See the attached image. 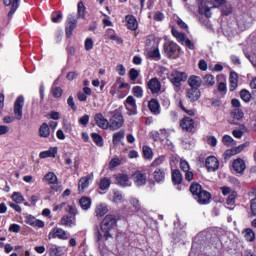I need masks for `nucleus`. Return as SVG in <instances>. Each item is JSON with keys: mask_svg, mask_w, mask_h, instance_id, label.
<instances>
[{"mask_svg": "<svg viewBox=\"0 0 256 256\" xmlns=\"http://www.w3.org/2000/svg\"><path fill=\"white\" fill-rule=\"evenodd\" d=\"M116 225L117 219L115 218V216L111 214L106 215L101 223V231L102 233H104V235L101 234L99 228H96L95 230L96 243L101 242L103 238L105 239V241H107V239L111 237V229H114Z\"/></svg>", "mask_w": 256, "mask_h": 256, "instance_id": "obj_1", "label": "nucleus"}, {"mask_svg": "<svg viewBox=\"0 0 256 256\" xmlns=\"http://www.w3.org/2000/svg\"><path fill=\"white\" fill-rule=\"evenodd\" d=\"M225 3V0H207V4L203 5V2L198 4V11L201 15H205L209 19L211 17V9L221 7Z\"/></svg>", "mask_w": 256, "mask_h": 256, "instance_id": "obj_2", "label": "nucleus"}, {"mask_svg": "<svg viewBox=\"0 0 256 256\" xmlns=\"http://www.w3.org/2000/svg\"><path fill=\"white\" fill-rule=\"evenodd\" d=\"M109 115H111V117L108 121V128L111 129V131H117V129H121L123 127V123H125L123 114H121V112L118 110H114L109 112Z\"/></svg>", "mask_w": 256, "mask_h": 256, "instance_id": "obj_3", "label": "nucleus"}, {"mask_svg": "<svg viewBox=\"0 0 256 256\" xmlns=\"http://www.w3.org/2000/svg\"><path fill=\"white\" fill-rule=\"evenodd\" d=\"M169 80L172 83V85H174V87L179 89V87H181V83H185L187 81V73L174 70L170 74Z\"/></svg>", "mask_w": 256, "mask_h": 256, "instance_id": "obj_4", "label": "nucleus"}, {"mask_svg": "<svg viewBox=\"0 0 256 256\" xmlns=\"http://www.w3.org/2000/svg\"><path fill=\"white\" fill-rule=\"evenodd\" d=\"M147 172L143 170H138L132 175V181L136 187H143L147 185Z\"/></svg>", "mask_w": 256, "mask_h": 256, "instance_id": "obj_5", "label": "nucleus"}, {"mask_svg": "<svg viewBox=\"0 0 256 256\" xmlns=\"http://www.w3.org/2000/svg\"><path fill=\"white\" fill-rule=\"evenodd\" d=\"M25 105V97L18 96L14 102V115L18 121L23 119V107Z\"/></svg>", "mask_w": 256, "mask_h": 256, "instance_id": "obj_6", "label": "nucleus"}, {"mask_svg": "<svg viewBox=\"0 0 256 256\" xmlns=\"http://www.w3.org/2000/svg\"><path fill=\"white\" fill-rule=\"evenodd\" d=\"M124 107L127 110V115L130 117L137 115V101L135 100V97L128 96L124 101Z\"/></svg>", "mask_w": 256, "mask_h": 256, "instance_id": "obj_7", "label": "nucleus"}, {"mask_svg": "<svg viewBox=\"0 0 256 256\" xmlns=\"http://www.w3.org/2000/svg\"><path fill=\"white\" fill-rule=\"evenodd\" d=\"M48 237L49 239H61L62 241H67V239H69V234L63 230V228H53Z\"/></svg>", "mask_w": 256, "mask_h": 256, "instance_id": "obj_8", "label": "nucleus"}, {"mask_svg": "<svg viewBox=\"0 0 256 256\" xmlns=\"http://www.w3.org/2000/svg\"><path fill=\"white\" fill-rule=\"evenodd\" d=\"M180 127L181 129H183V131H188L189 133H191V131L195 129V121L191 117H184L180 121Z\"/></svg>", "mask_w": 256, "mask_h": 256, "instance_id": "obj_9", "label": "nucleus"}, {"mask_svg": "<svg viewBox=\"0 0 256 256\" xmlns=\"http://www.w3.org/2000/svg\"><path fill=\"white\" fill-rule=\"evenodd\" d=\"M194 199L199 203V205H208L211 201V193L206 190H202Z\"/></svg>", "mask_w": 256, "mask_h": 256, "instance_id": "obj_10", "label": "nucleus"}, {"mask_svg": "<svg viewBox=\"0 0 256 256\" xmlns=\"http://www.w3.org/2000/svg\"><path fill=\"white\" fill-rule=\"evenodd\" d=\"M77 27V18L73 17V15H70L67 19V24H66V37H71L73 35V30Z\"/></svg>", "mask_w": 256, "mask_h": 256, "instance_id": "obj_11", "label": "nucleus"}, {"mask_svg": "<svg viewBox=\"0 0 256 256\" xmlns=\"http://www.w3.org/2000/svg\"><path fill=\"white\" fill-rule=\"evenodd\" d=\"M164 51L167 57H173L179 51V45L175 42H167L164 44Z\"/></svg>", "mask_w": 256, "mask_h": 256, "instance_id": "obj_12", "label": "nucleus"}, {"mask_svg": "<svg viewBox=\"0 0 256 256\" xmlns=\"http://www.w3.org/2000/svg\"><path fill=\"white\" fill-rule=\"evenodd\" d=\"M148 89H150L153 95L161 93V82L157 78H152L148 81Z\"/></svg>", "mask_w": 256, "mask_h": 256, "instance_id": "obj_13", "label": "nucleus"}, {"mask_svg": "<svg viewBox=\"0 0 256 256\" xmlns=\"http://www.w3.org/2000/svg\"><path fill=\"white\" fill-rule=\"evenodd\" d=\"M169 130L160 129L159 131L151 132V137L154 141H165V139L169 138Z\"/></svg>", "mask_w": 256, "mask_h": 256, "instance_id": "obj_14", "label": "nucleus"}, {"mask_svg": "<svg viewBox=\"0 0 256 256\" xmlns=\"http://www.w3.org/2000/svg\"><path fill=\"white\" fill-rule=\"evenodd\" d=\"M116 183L120 185V187H131L132 185L129 175L126 173H119L116 175Z\"/></svg>", "mask_w": 256, "mask_h": 256, "instance_id": "obj_15", "label": "nucleus"}, {"mask_svg": "<svg viewBox=\"0 0 256 256\" xmlns=\"http://www.w3.org/2000/svg\"><path fill=\"white\" fill-rule=\"evenodd\" d=\"M21 0H3L4 5H6V7H9V5H11V10L8 13V18L9 19H13V15H15V11H17V9H19V2Z\"/></svg>", "mask_w": 256, "mask_h": 256, "instance_id": "obj_16", "label": "nucleus"}, {"mask_svg": "<svg viewBox=\"0 0 256 256\" xmlns=\"http://www.w3.org/2000/svg\"><path fill=\"white\" fill-rule=\"evenodd\" d=\"M94 121L100 129H109V120H107L103 114H96L94 116Z\"/></svg>", "mask_w": 256, "mask_h": 256, "instance_id": "obj_17", "label": "nucleus"}, {"mask_svg": "<svg viewBox=\"0 0 256 256\" xmlns=\"http://www.w3.org/2000/svg\"><path fill=\"white\" fill-rule=\"evenodd\" d=\"M205 166L208 171H217L219 169V160L215 156H210L206 158Z\"/></svg>", "mask_w": 256, "mask_h": 256, "instance_id": "obj_18", "label": "nucleus"}, {"mask_svg": "<svg viewBox=\"0 0 256 256\" xmlns=\"http://www.w3.org/2000/svg\"><path fill=\"white\" fill-rule=\"evenodd\" d=\"M90 181H93V173H91L88 176L80 178L78 182V189L80 193H83V191H85V189L89 187Z\"/></svg>", "mask_w": 256, "mask_h": 256, "instance_id": "obj_19", "label": "nucleus"}, {"mask_svg": "<svg viewBox=\"0 0 256 256\" xmlns=\"http://www.w3.org/2000/svg\"><path fill=\"white\" fill-rule=\"evenodd\" d=\"M186 97L192 102L199 101L201 99V91L197 88H189L187 89Z\"/></svg>", "mask_w": 256, "mask_h": 256, "instance_id": "obj_20", "label": "nucleus"}, {"mask_svg": "<svg viewBox=\"0 0 256 256\" xmlns=\"http://www.w3.org/2000/svg\"><path fill=\"white\" fill-rule=\"evenodd\" d=\"M152 177L156 183H164L165 182V169L156 168L152 174Z\"/></svg>", "mask_w": 256, "mask_h": 256, "instance_id": "obj_21", "label": "nucleus"}, {"mask_svg": "<svg viewBox=\"0 0 256 256\" xmlns=\"http://www.w3.org/2000/svg\"><path fill=\"white\" fill-rule=\"evenodd\" d=\"M26 223L27 225H31V227H39V229H43V227H45V222L42 220H37L32 215L26 216Z\"/></svg>", "mask_w": 256, "mask_h": 256, "instance_id": "obj_22", "label": "nucleus"}, {"mask_svg": "<svg viewBox=\"0 0 256 256\" xmlns=\"http://www.w3.org/2000/svg\"><path fill=\"white\" fill-rule=\"evenodd\" d=\"M203 81L201 80V77L199 76H190L188 78V85L190 89H199L201 87V84Z\"/></svg>", "mask_w": 256, "mask_h": 256, "instance_id": "obj_23", "label": "nucleus"}, {"mask_svg": "<svg viewBox=\"0 0 256 256\" xmlns=\"http://www.w3.org/2000/svg\"><path fill=\"white\" fill-rule=\"evenodd\" d=\"M160 105H159V101H157V99H151L148 102V108L150 109L151 113H153V115H159L161 113V109H160Z\"/></svg>", "mask_w": 256, "mask_h": 256, "instance_id": "obj_24", "label": "nucleus"}, {"mask_svg": "<svg viewBox=\"0 0 256 256\" xmlns=\"http://www.w3.org/2000/svg\"><path fill=\"white\" fill-rule=\"evenodd\" d=\"M126 26L131 31H137V27H139V24L137 23V18L133 15L126 16Z\"/></svg>", "mask_w": 256, "mask_h": 256, "instance_id": "obj_25", "label": "nucleus"}, {"mask_svg": "<svg viewBox=\"0 0 256 256\" xmlns=\"http://www.w3.org/2000/svg\"><path fill=\"white\" fill-rule=\"evenodd\" d=\"M233 169L236 173H243L246 169L245 161L241 158L234 160Z\"/></svg>", "mask_w": 256, "mask_h": 256, "instance_id": "obj_26", "label": "nucleus"}, {"mask_svg": "<svg viewBox=\"0 0 256 256\" xmlns=\"http://www.w3.org/2000/svg\"><path fill=\"white\" fill-rule=\"evenodd\" d=\"M245 147H249L248 143H244L239 145L238 147L231 149V150H227L225 152L226 157L231 158L233 157V155H238V153H241V151H243V149H245Z\"/></svg>", "mask_w": 256, "mask_h": 256, "instance_id": "obj_27", "label": "nucleus"}, {"mask_svg": "<svg viewBox=\"0 0 256 256\" xmlns=\"http://www.w3.org/2000/svg\"><path fill=\"white\" fill-rule=\"evenodd\" d=\"M51 135V128L49 127V124L42 123L39 128V137H43L44 139H47Z\"/></svg>", "mask_w": 256, "mask_h": 256, "instance_id": "obj_28", "label": "nucleus"}, {"mask_svg": "<svg viewBox=\"0 0 256 256\" xmlns=\"http://www.w3.org/2000/svg\"><path fill=\"white\" fill-rule=\"evenodd\" d=\"M229 83H230V91H235L239 85V76L235 72L230 73V78H229Z\"/></svg>", "mask_w": 256, "mask_h": 256, "instance_id": "obj_29", "label": "nucleus"}, {"mask_svg": "<svg viewBox=\"0 0 256 256\" xmlns=\"http://www.w3.org/2000/svg\"><path fill=\"white\" fill-rule=\"evenodd\" d=\"M104 39H111V41H116L117 43H123V40L119 36L115 35V30L109 28L106 30Z\"/></svg>", "mask_w": 256, "mask_h": 256, "instance_id": "obj_30", "label": "nucleus"}, {"mask_svg": "<svg viewBox=\"0 0 256 256\" xmlns=\"http://www.w3.org/2000/svg\"><path fill=\"white\" fill-rule=\"evenodd\" d=\"M58 148L52 147L49 150L40 152L39 157L40 159H47L48 157H55L57 155Z\"/></svg>", "mask_w": 256, "mask_h": 256, "instance_id": "obj_31", "label": "nucleus"}, {"mask_svg": "<svg viewBox=\"0 0 256 256\" xmlns=\"http://www.w3.org/2000/svg\"><path fill=\"white\" fill-rule=\"evenodd\" d=\"M242 234L244 235V239L249 243H253L255 241V232L251 228H246L243 230Z\"/></svg>", "mask_w": 256, "mask_h": 256, "instance_id": "obj_32", "label": "nucleus"}, {"mask_svg": "<svg viewBox=\"0 0 256 256\" xmlns=\"http://www.w3.org/2000/svg\"><path fill=\"white\" fill-rule=\"evenodd\" d=\"M60 223L64 227H75V218L71 216H63L60 220Z\"/></svg>", "mask_w": 256, "mask_h": 256, "instance_id": "obj_33", "label": "nucleus"}, {"mask_svg": "<svg viewBox=\"0 0 256 256\" xmlns=\"http://www.w3.org/2000/svg\"><path fill=\"white\" fill-rule=\"evenodd\" d=\"M172 35L177 39L178 43H181L183 45L185 43V40L187 39V36L184 33H181L177 31L175 28H172Z\"/></svg>", "mask_w": 256, "mask_h": 256, "instance_id": "obj_34", "label": "nucleus"}, {"mask_svg": "<svg viewBox=\"0 0 256 256\" xmlns=\"http://www.w3.org/2000/svg\"><path fill=\"white\" fill-rule=\"evenodd\" d=\"M172 181L175 185H181V183H183V175H181V171L173 170Z\"/></svg>", "mask_w": 256, "mask_h": 256, "instance_id": "obj_35", "label": "nucleus"}, {"mask_svg": "<svg viewBox=\"0 0 256 256\" xmlns=\"http://www.w3.org/2000/svg\"><path fill=\"white\" fill-rule=\"evenodd\" d=\"M230 115L233 119H236V121H241V119L245 117V113H243V110H241V108H234L231 111Z\"/></svg>", "mask_w": 256, "mask_h": 256, "instance_id": "obj_36", "label": "nucleus"}, {"mask_svg": "<svg viewBox=\"0 0 256 256\" xmlns=\"http://www.w3.org/2000/svg\"><path fill=\"white\" fill-rule=\"evenodd\" d=\"M122 139H125V131L120 130L113 134L112 142L114 145H119Z\"/></svg>", "mask_w": 256, "mask_h": 256, "instance_id": "obj_37", "label": "nucleus"}, {"mask_svg": "<svg viewBox=\"0 0 256 256\" xmlns=\"http://www.w3.org/2000/svg\"><path fill=\"white\" fill-rule=\"evenodd\" d=\"M203 191V187L199 183H192L190 186V192L193 197L196 198Z\"/></svg>", "mask_w": 256, "mask_h": 256, "instance_id": "obj_38", "label": "nucleus"}, {"mask_svg": "<svg viewBox=\"0 0 256 256\" xmlns=\"http://www.w3.org/2000/svg\"><path fill=\"white\" fill-rule=\"evenodd\" d=\"M81 209L87 211L91 209V198L89 197H82L79 201Z\"/></svg>", "mask_w": 256, "mask_h": 256, "instance_id": "obj_39", "label": "nucleus"}, {"mask_svg": "<svg viewBox=\"0 0 256 256\" xmlns=\"http://www.w3.org/2000/svg\"><path fill=\"white\" fill-rule=\"evenodd\" d=\"M203 85L206 87H213V85H215V77L211 74L204 76Z\"/></svg>", "mask_w": 256, "mask_h": 256, "instance_id": "obj_40", "label": "nucleus"}, {"mask_svg": "<svg viewBox=\"0 0 256 256\" xmlns=\"http://www.w3.org/2000/svg\"><path fill=\"white\" fill-rule=\"evenodd\" d=\"M237 199V192L233 191L232 193L229 194L226 204L228 206V209H233V205H235V200Z\"/></svg>", "mask_w": 256, "mask_h": 256, "instance_id": "obj_41", "label": "nucleus"}, {"mask_svg": "<svg viewBox=\"0 0 256 256\" xmlns=\"http://www.w3.org/2000/svg\"><path fill=\"white\" fill-rule=\"evenodd\" d=\"M44 180L47 181L49 185H55V183H57V175L53 172H49L44 176Z\"/></svg>", "mask_w": 256, "mask_h": 256, "instance_id": "obj_42", "label": "nucleus"}, {"mask_svg": "<svg viewBox=\"0 0 256 256\" xmlns=\"http://www.w3.org/2000/svg\"><path fill=\"white\" fill-rule=\"evenodd\" d=\"M107 211H109L107 206L105 204H100L96 207L95 213L97 217H103L104 215H107Z\"/></svg>", "mask_w": 256, "mask_h": 256, "instance_id": "obj_43", "label": "nucleus"}, {"mask_svg": "<svg viewBox=\"0 0 256 256\" xmlns=\"http://www.w3.org/2000/svg\"><path fill=\"white\" fill-rule=\"evenodd\" d=\"M222 143H224L227 147H233V146L237 145V142L235 141V139H233V137H231L229 135L223 136Z\"/></svg>", "mask_w": 256, "mask_h": 256, "instance_id": "obj_44", "label": "nucleus"}, {"mask_svg": "<svg viewBox=\"0 0 256 256\" xmlns=\"http://www.w3.org/2000/svg\"><path fill=\"white\" fill-rule=\"evenodd\" d=\"M243 133H247V127H245V125L240 126V130L235 129L232 131V135L236 139H241V137H243Z\"/></svg>", "mask_w": 256, "mask_h": 256, "instance_id": "obj_45", "label": "nucleus"}, {"mask_svg": "<svg viewBox=\"0 0 256 256\" xmlns=\"http://www.w3.org/2000/svg\"><path fill=\"white\" fill-rule=\"evenodd\" d=\"M109 187H111V180L109 178H102L99 184L101 191H107Z\"/></svg>", "mask_w": 256, "mask_h": 256, "instance_id": "obj_46", "label": "nucleus"}, {"mask_svg": "<svg viewBox=\"0 0 256 256\" xmlns=\"http://www.w3.org/2000/svg\"><path fill=\"white\" fill-rule=\"evenodd\" d=\"M148 57H149V59H154L155 61H159V59H161V53H159V48L150 50L148 52Z\"/></svg>", "mask_w": 256, "mask_h": 256, "instance_id": "obj_47", "label": "nucleus"}, {"mask_svg": "<svg viewBox=\"0 0 256 256\" xmlns=\"http://www.w3.org/2000/svg\"><path fill=\"white\" fill-rule=\"evenodd\" d=\"M132 94L134 97H137V99L143 98V88L141 86H134L132 88Z\"/></svg>", "mask_w": 256, "mask_h": 256, "instance_id": "obj_48", "label": "nucleus"}, {"mask_svg": "<svg viewBox=\"0 0 256 256\" xmlns=\"http://www.w3.org/2000/svg\"><path fill=\"white\" fill-rule=\"evenodd\" d=\"M50 256H61V248L57 245H50L49 246Z\"/></svg>", "mask_w": 256, "mask_h": 256, "instance_id": "obj_49", "label": "nucleus"}, {"mask_svg": "<svg viewBox=\"0 0 256 256\" xmlns=\"http://www.w3.org/2000/svg\"><path fill=\"white\" fill-rule=\"evenodd\" d=\"M91 137L98 147H103V137H101V135L97 133H92Z\"/></svg>", "mask_w": 256, "mask_h": 256, "instance_id": "obj_50", "label": "nucleus"}, {"mask_svg": "<svg viewBox=\"0 0 256 256\" xmlns=\"http://www.w3.org/2000/svg\"><path fill=\"white\" fill-rule=\"evenodd\" d=\"M143 155L145 159H153V150L149 146H143Z\"/></svg>", "mask_w": 256, "mask_h": 256, "instance_id": "obj_51", "label": "nucleus"}, {"mask_svg": "<svg viewBox=\"0 0 256 256\" xmlns=\"http://www.w3.org/2000/svg\"><path fill=\"white\" fill-rule=\"evenodd\" d=\"M240 97L245 103H249V101H251V93L248 90H241Z\"/></svg>", "mask_w": 256, "mask_h": 256, "instance_id": "obj_52", "label": "nucleus"}, {"mask_svg": "<svg viewBox=\"0 0 256 256\" xmlns=\"http://www.w3.org/2000/svg\"><path fill=\"white\" fill-rule=\"evenodd\" d=\"M129 201L135 211H141V203L139 202V199L131 197Z\"/></svg>", "mask_w": 256, "mask_h": 256, "instance_id": "obj_53", "label": "nucleus"}, {"mask_svg": "<svg viewBox=\"0 0 256 256\" xmlns=\"http://www.w3.org/2000/svg\"><path fill=\"white\" fill-rule=\"evenodd\" d=\"M12 201L15 203H23L25 201V198L23 197V194L21 192H14L12 194Z\"/></svg>", "mask_w": 256, "mask_h": 256, "instance_id": "obj_54", "label": "nucleus"}, {"mask_svg": "<svg viewBox=\"0 0 256 256\" xmlns=\"http://www.w3.org/2000/svg\"><path fill=\"white\" fill-rule=\"evenodd\" d=\"M85 4L83 2L78 3V17L79 19H84L85 18Z\"/></svg>", "mask_w": 256, "mask_h": 256, "instance_id": "obj_55", "label": "nucleus"}, {"mask_svg": "<svg viewBox=\"0 0 256 256\" xmlns=\"http://www.w3.org/2000/svg\"><path fill=\"white\" fill-rule=\"evenodd\" d=\"M51 92L55 99H60V97L63 95V89H61V87H52Z\"/></svg>", "mask_w": 256, "mask_h": 256, "instance_id": "obj_56", "label": "nucleus"}, {"mask_svg": "<svg viewBox=\"0 0 256 256\" xmlns=\"http://www.w3.org/2000/svg\"><path fill=\"white\" fill-rule=\"evenodd\" d=\"M119 165H121V160L119 158H113L109 162V169H110V171L115 170V167H119Z\"/></svg>", "mask_w": 256, "mask_h": 256, "instance_id": "obj_57", "label": "nucleus"}, {"mask_svg": "<svg viewBox=\"0 0 256 256\" xmlns=\"http://www.w3.org/2000/svg\"><path fill=\"white\" fill-rule=\"evenodd\" d=\"M137 77H139V71H137V69L132 68L129 71V78L130 81H137Z\"/></svg>", "mask_w": 256, "mask_h": 256, "instance_id": "obj_58", "label": "nucleus"}, {"mask_svg": "<svg viewBox=\"0 0 256 256\" xmlns=\"http://www.w3.org/2000/svg\"><path fill=\"white\" fill-rule=\"evenodd\" d=\"M180 168L185 173L187 171H190L191 166H189V162H187L186 160L181 159L180 160Z\"/></svg>", "mask_w": 256, "mask_h": 256, "instance_id": "obj_59", "label": "nucleus"}, {"mask_svg": "<svg viewBox=\"0 0 256 256\" xmlns=\"http://www.w3.org/2000/svg\"><path fill=\"white\" fill-rule=\"evenodd\" d=\"M231 13H233V7H231V5H225L222 7V15L227 17L231 15Z\"/></svg>", "mask_w": 256, "mask_h": 256, "instance_id": "obj_60", "label": "nucleus"}, {"mask_svg": "<svg viewBox=\"0 0 256 256\" xmlns=\"http://www.w3.org/2000/svg\"><path fill=\"white\" fill-rule=\"evenodd\" d=\"M165 161V156H159L158 158H156L151 166L152 167H159V165H163V162Z\"/></svg>", "mask_w": 256, "mask_h": 256, "instance_id": "obj_61", "label": "nucleus"}, {"mask_svg": "<svg viewBox=\"0 0 256 256\" xmlns=\"http://www.w3.org/2000/svg\"><path fill=\"white\" fill-rule=\"evenodd\" d=\"M185 47L193 51L195 49V43L193 41L189 40V38H186L184 43H182Z\"/></svg>", "mask_w": 256, "mask_h": 256, "instance_id": "obj_62", "label": "nucleus"}, {"mask_svg": "<svg viewBox=\"0 0 256 256\" xmlns=\"http://www.w3.org/2000/svg\"><path fill=\"white\" fill-rule=\"evenodd\" d=\"M93 39L91 38H87L85 40V44H84V47H85V50L86 51H91V49H93Z\"/></svg>", "mask_w": 256, "mask_h": 256, "instance_id": "obj_63", "label": "nucleus"}, {"mask_svg": "<svg viewBox=\"0 0 256 256\" xmlns=\"http://www.w3.org/2000/svg\"><path fill=\"white\" fill-rule=\"evenodd\" d=\"M78 123L80 125H83L84 127L87 126L89 124V115H84L82 117L79 118Z\"/></svg>", "mask_w": 256, "mask_h": 256, "instance_id": "obj_64", "label": "nucleus"}]
</instances>
